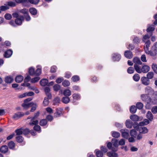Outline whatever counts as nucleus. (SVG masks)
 Listing matches in <instances>:
<instances>
[{"label":"nucleus","instance_id":"obj_1","mask_svg":"<svg viewBox=\"0 0 157 157\" xmlns=\"http://www.w3.org/2000/svg\"><path fill=\"white\" fill-rule=\"evenodd\" d=\"M146 53L151 56H155L157 55V42L155 43L150 50H148Z\"/></svg>","mask_w":157,"mask_h":157},{"label":"nucleus","instance_id":"obj_2","mask_svg":"<svg viewBox=\"0 0 157 157\" xmlns=\"http://www.w3.org/2000/svg\"><path fill=\"white\" fill-rule=\"evenodd\" d=\"M120 132L121 133L122 136L126 139H128L129 137V130L126 129L120 130Z\"/></svg>","mask_w":157,"mask_h":157},{"label":"nucleus","instance_id":"obj_3","mask_svg":"<svg viewBox=\"0 0 157 157\" xmlns=\"http://www.w3.org/2000/svg\"><path fill=\"white\" fill-rule=\"evenodd\" d=\"M24 20V18L23 16L20 15L19 17L16 19L15 20V22L16 25H20L22 24Z\"/></svg>","mask_w":157,"mask_h":157},{"label":"nucleus","instance_id":"obj_4","mask_svg":"<svg viewBox=\"0 0 157 157\" xmlns=\"http://www.w3.org/2000/svg\"><path fill=\"white\" fill-rule=\"evenodd\" d=\"M34 105V103L32 102L28 103L24 102L21 104V106L23 107L24 109L27 110Z\"/></svg>","mask_w":157,"mask_h":157},{"label":"nucleus","instance_id":"obj_5","mask_svg":"<svg viewBox=\"0 0 157 157\" xmlns=\"http://www.w3.org/2000/svg\"><path fill=\"white\" fill-rule=\"evenodd\" d=\"M124 55L125 57L128 59H131L133 57L132 52L130 50H126L124 52Z\"/></svg>","mask_w":157,"mask_h":157},{"label":"nucleus","instance_id":"obj_6","mask_svg":"<svg viewBox=\"0 0 157 157\" xmlns=\"http://www.w3.org/2000/svg\"><path fill=\"white\" fill-rule=\"evenodd\" d=\"M141 80L142 83L145 85L147 86L149 84L150 80L147 77H142Z\"/></svg>","mask_w":157,"mask_h":157},{"label":"nucleus","instance_id":"obj_7","mask_svg":"<svg viewBox=\"0 0 157 157\" xmlns=\"http://www.w3.org/2000/svg\"><path fill=\"white\" fill-rule=\"evenodd\" d=\"M56 110V112L54 113V117H60L62 114V109H57Z\"/></svg>","mask_w":157,"mask_h":157},{"label":"nucleus","instance_id":"obj_8","mask_svg":"<svg viewBox=\"0 0 157 157\" xmlns=\"http://www.w3.org/2000/svg\"><path fill=\"white\" fill-rule=\"evenodd\" d=\"M13 53V51L10 50H8L6 51L4 54V56L5 58H8L10 57L12 55Z\"/></svg>","mask_w":157,"mask_h":157},{"label":"nucleus","instance_id":"obj_9","mask_svg":"<svg viewBox=\"0 0 157 157\" xmlns=\"http://www.w3.org/2000/svg\"><path fill=\"white\" fill-rule=\"evenodd\" d=\"M150 67L147 65H144L141 68V73H146L149 71L150 70Z\"/></svg>","mask_w":157,"mask_h":157},{"label":"nucleus","instance_id":"obj_10","mask_svg":"<svg viewBox=\"0 0 157 157\" xmlns=\"http://www.w3.org/2000/svg\"><path fill=\"white\" fill-rule=\"evenodd\" d=\"M138 130L140 134H144L147 133L148 131L147 129L145 127H140Z\"/></svg>","mask_w":157,"mask_h":157},{"label":"nucleus","instance_id":"obj_11","mask_svg":"<svg viewBox=\"0 0 157 157\" xmlns=\"http://www.w3.org/2000/svg\"><path fill=\"white\" fill-rule=\"evenodd\" d=\"M112 58L114 61H119L121 58L120 54L118 53H114L112 55Z\"/></svg>","mask_w":157,"mask_h":157},{"label":"nucleus","instance_id":"obj_12","mask_svg":"<svg viewBox=\"0 0 157 157\" xmlns=\"http://www.w3.org/2000/svg\"><path fill=\"white\" fill-rule=\"evenodd\" d=\"M133 125V123L132 121L130 120H127L125 122V125L127 128H131Z\"/></svg>","mask_w":157,"mask_h":157},{"label":"nucleus","instance_id":"obj_13","mask_svg":"<svg viewBox=\"0 0 157 157\" xmlns=\"http://www.w3.org/2000/svg\"><path fill=\"white\" fill-rule=\"evenodd\" d=\"M29 11L31 14L33 15H36L37 13V10L35 8H30L29 9Z\"/></svg>","mask_w":157,"mask_h":157},{"label":"nucleus","instance_id":"obj_14","mask_svg":"<svg viewBox=\"0 0 157 157\" xmlns=\"http://www.w3.org/2000/svg\"><path fill=\"white\" fill-rule=\"evenodd\" d=\"M70 99L69 97L65 96L63 97L61 99L62 102L64 104H67L69 102Z\"/></svg>","mask_w":157,"mask_h":157},{"label":"nucleus","instance_id":"obj_15","mask_svg":"<svg viewBox=\"0 0 157 157\" xmlns=\"http://www.w3.org/2000/svg\"><path fill=\"white\" fill-rule=\"evenodd\" d=\"M141 98L143 101L146 102L148 101L149 97L148 95L145 94H143L140 96Z\"/></svg>","mask_w":157,"mask_h":157},{"label":"nucleus","instance_id":"obj_16","mask_svg":"<svg viewBox=\"0 0 157 157\" xmlns=\"http://www.w3.org/2000/svg\"><path fill=\"white\" fill-rule=\"evenodd\" d=\"M25 114L23 113H22L21 112H18L14 115L13 118L14 119L18 118L23 116Z\"/></svg>","mask_w":157,"mask_h":157},{"label":"nucleus","instance_id":"obj_17","mask_svg":"<svg viewBox=\"0 0 157 157\" xmlns=\"http://www.w3.org/2000/svg\"><path fill=\"white\" fill-rule=\"evenodd\" d=\"M8 147L6 145L2 146L0 149L1 152L3 153H5L8 151Z\"/></svg>","mask_w":157,"mask_h":157},{"label":"nucleus","instance_id":"obj_18","mask_svg":"<svg viewBox=\"0 0 157 157\" xmlns=\"http://www.w3.org/2000/svg\"><path fill=\"white\" fill-rule=\"evenodd\" d=\"M134 67V69L137 73H141V68L140 66H139L136 64H135Z\"/></svg>","mask_w":157,"mask_h":157},{"label":"nucleus","instance_id":"obj_19","mask_svg":"<svg viewBox=\"0 0 157 157\" xmlns=\"http://www.w3.org/2000/svg\"><path fill=\"white\" fill-rule=\"evenodd\" d=\"M145 47L144 48V51L146 53L147 51L149 50V47L151 44V42L150 40H147L145 42Z\"/></svg>","mask_w":157,"mask_h":157},{"label":"nucleus","instance_id":"obj_20","mask_svg":"<svg viewBox=\"0 0 157 157\" xmlns=\"http://www.w3.org/2000/svg\"><path fill=\"white\" fill-rule=\"evenodd\" d=\"M71 92L69 89H67L64 90L63 92V94L64 96L69 97L71 95Z\"/></svg>","mask_w":157,"mask_h":157},{"label":"nucleus","instance_id":"obj_21","mask_svg":"<svg viewBox=\"0 0 157 157\" xmlns=\"http://www.w3.org/2000/svg\"><path fill=\"white\" fill-rule=\"evenodd\" d=\"M48 80L46 79H42L40 81V84L42 86H45L48 84Z\"/></svg>","mask_w":157,"mask_h":157},{"label":"nucleus","instance_id":"obj_22","mask_svg":"<svg viewBox=\"0 0 157 157\" xmlns=\"http://www.w3.org/2000/svg\"><path fill=\"white\" fill-rule=\"evenodd\" d=\"M15 2L17 3H21L24 6H26L25 3H28V0H15Z\"/></svg>","mask_w":157,"mask_h":157},{"label":"nucleus","instance_id":"obj_23","mask_svg":"<svg viewBox=\"0 0 157 157\" xmlns=\"http://www.w3.org/2000/svg\"><path fill=\"white\" fill-rule=\"evenodd\" d=\"M23 79V77L21 75H18L15 78V81L17 83L21 82Z\"/></svg>","mask_w":157,"mask_h":157},{"label":"nucleus","instance_id":"obj_24","mask_svg":"<svg viewBox=\"0 0 157 157\" xmlns=\"http://www.w3.org/2000/svg\"><path fill=\"white\" fill-rule=\"evenodd\" d=\"M130 119L134 121H137L139 120V117L136 115H131L130 117Z\"/></svg>","mask_w":157,"mask_h":157},{"label":"nucleus","instance_id":"obj_25","mask_svg":"<svg viewBox=\"0 0 157 157\" xmlns=\"http://www.w3.org/2000/svg\"><path fill=\"white\" fill-rule=\"evenodd\" d=\"M107 155L110 157H118L117 154L113 152H109L107 153Z\"/></svg>","mask_w":157,"mask_h":157},{"label":"nucleus","instance_id":"obj_26","mask_svg":"<svg viewBox=\"0 0 157 157\" xmlns=\"http://www.w3.org/2000/svg\"><path fill=\"white\" fill-rule=\"evenodd\" d=\"M152 35V33H150L149 34H147L145 35L143 37L142 41L144 42H145V40L147 39H149L150 37Z\"/></svg>","mask_w":157,"mask_h":157},{"label":"nucleus","instance_id":"obj_27","mask_svg":"<svg viewBox=\"0 0 157 157\" xmlns=\"http://www.w3.org/2000/svg\"><path fill=\"white\" fill-rule=\"evenodd\" d=\"M155 28L153 25L149 26L146 29V31L148 33H152L154 31Z\"/></svg>","mask_w":157,"mask_h":157},{"label":"nucleus","instance_id":"obj_28","mask_svg":"<svg viewBox=\"0 0 157 157\" xmlns=\"http://www.w3.org/2000/svg\"><path fill=\"white\" fill-rule=\"evenodd\" d=\"M13 80V79L11 77L9 76H7L5 78V82L7 83H11Z\"/></svg>","mask_w":157,"mask_h":157},{"label":"nucleus","instance_id":"obj_29","mask_svg":"<svg viewBox=\"0 0 157 157\" xmlns=\"http://www.w3.org/2000/svg\"><path fill=\"white\" fill-rule=\"evenodd\" d=\"M146 92L148 94H151L153 92L152 89L149 86L147 87L145 89Z\"/></svg>","mask_w":157,"mask_h":157},{"label":"nucleus","instance_id":"obj_30","mask_svg":"<svg viewBox=\"0 0 157 157\" xmlns=\"http://www.w3.org/2000/svg\"><path fill=\"white\" fill-rule=\"evenodd\" d=\"M149 121L147 119H145L143 122H141L139 123V125L140 126H141L144 125H146L149 124Z\"/></svg>","mask_w":157,"mask_h":157},{"label":"nucleus","instance_id":"obj_31","mask_svg":"<svg viewBox=\"0 0 157 157\" xmlns=\"http://www.w3.org/2000/svg\"><path fill=\"white\" fill-rule=\"evenodd\" d=\"M133 61L134 63H136V64L137 65H141L142 64V63L140 59L137 57L134 58L133 59Z\"/></svg>","mask_w":157,"mask_h":157},{"label":"nucleus","instance_id":"obj_32","mask_svg":"<svg viewBox=\"0 0 157 157\" xmlns=\"http://www.w3.org/2000/svg\"><path fill=\"white\" fill-rule=\"evenodd\" d=\"M137 109L135 106L132 105L130 108V111L132 113H134L136 112Z\"/></svg>","mask_w":157,"mask_h":157},{"label":"nucleus","instance_id":"obj_33","mask_svg":"<svg viewBox=\"0 0 157 157\" xmlns=\"http://www.w3.org/2000/svg\"><path fill=\"white\" fill-rule=\"evenodd\" d=\"M48 123L47 120L46 119H43L41 120L40 122V124L41 126H44L45 125Z\"/></svg>","mask_w":157,"mask_h":157},{"label":"nucleus","instance_id":"obj_34","mask_svg":"<svg viewBox=\"0 0 157 157\" xmlns=\"http://www.w3.org/2000/svg\"><path fill=\"white\" fill-rule=\"evenodd\" d=\"M147 117L150 121H151L153 119V116L151 112L148 111L147 113Z\"/></svg>","mask_w":157,"mask_h":157},{"label":"nucleus","instance_id":"obj_35","mask_svg":"<svg viewBox=\"0 0 157 157\" xmlns=\"http://www.w3.org/2000/svg\"><path fill=\"white\" fill-rule=\"evenodd\" d=\"M130 134L131 136L136 138V136L137 132L135 130L132 129L130 131Z\"/></svg>","mask_w":157,"mask_h":157},{"label":"nucleus","instance_id":"obj_36","mask_svg":"<svg viewBox=\"0 0 157 157\" xmlns=\"http://www.w3.org/2000/svg\"><path fill=\"white\" fill-rule=\"evenodd\" d=\"M112 135L113 137L115 138H118L120 136V134L119 132L115 131L113 132Z\"/></svg>","mask_w":157,"mask_h":157},{"label":"nucleus","instance_id":"obj_37","mask_svg":"<svg viewBox=\"0 0 157 157\" xmlns=\"http://www.w3.org/2000/svg\"><path fill=\"white\" fill-rule=\"evenodd\" d=\"M112 144L113 146L115 147H117L118 146V140L115 138L112 139Z\"/></svg>","mask_w":157,"mask_h":157},{"label":"nucleus","instance_id":"obj_38","mask_svg":"<svg viewBox=\"0 0 157 157\" xmlns=\"http://www.w3.org/2000/svg\"><path fill=\"white\" fill-rule=\"evenodd\" d=\"M19 12L24 14V16L29 13V10L26 8H24L20 10Z\"/></svg>","mask_w":157,"mask_h":157},{"label":"nucleus","instance_id":"obj_39","mask_svg":"<svg viewBox=\"0 0 157 157\" xmlns=\"http://www.w3.org/2000/svg\"><path fill=\"white\" fill-rule=\"evenodd\" d=\"M29 75H35V71L34 68L32 67L29 68Z\"/></svg>","mask_w":157,"mask_h":157},{"label":"nucleus","instance_id":"obj_40","mask_svg":"<svg viewBox=\"0 0 157 157\" xmlns=\"http://www.w3.org/2000/svg\"><path fill=\"white\" fill-rule=\"evenodd\" d=\"M136 107L139 109H141L143 107V104L141 102H138L136 104Z\"/></svg>","mask_w":157,"mask_h":157},{"label":"nucleus","instance_id":"obj_41","mask_svg":"<svg viewBox=\"0 0 157 157\" xmlns=\"http://www.w3.org/2000/svg\"><path fill=\"white\" fill-rule=\"evenodd\" d=\"M16 140L18 143L22 142L24 140V138L21 136H18L16 137Z\"/></svg>","mask_w":157,"mask_h":157},{"label":"nucleus","instance_id":"obj_42","mask_svg":"<svg viewBox=\"0 0 157 157\" xmlns=\"http://www.w3.org/2000/svg\"><path fill=\"white\" fill-rule=\"evenodd\" d=\"M96 155L97 157H102L103 153L101 151L98 150L96 152Z\"/></svg>","mask_w":157,"mask_h":157},{"label":"nucleus","instance_id":"obj_43","mask_svg":"<svg viewBox=\"0 0 157 157\" xmlns=\"http://www.w3.org/2000/svg\"><path fill=\"white\" fill-rule=\"evenodd\" d=\"M15 144L13 141H10L8 144V146L10 149L13 148L15 147Z\"/></svg>","mask_w":157,"mask_h":157},{"label":"nucleus","instance_id":"obj_44","mask_svg":"<svg viewBox=\"0 0 157 157\" xmlns=\"http://www.w3.org/2000/svg\"><path fill=\"white\" fill-rule=\"evenodd\" d=\"M17 135H20L23 133L22 128H21L16 129L15 131Z\"/></svg>","mask_w":157,"mask_h":157},{"label":"nucleus","instance_id":"obj_45","mask_svg":"<svg viewBox=\"0 0 157 157\" xmlns=\"http://www.w3.org/2000/svg\"><path fill=\"white\" fill-rule=\"evenodd\" d=\"M135 71L134 68L132 67H128L127 70L128 73L130 74H131L134 73Z\"/></svg>","mask_w":157,"mask_h":157},{"label":"nucleus","instance_id":"obj_46","mask_svg":"<svg viewBox=\"0 0 157 157\" xmlns=\"http://www.w3.org/2000/svg\"><path fill=\"white\" fill-rule=\"evenodd\" d=\"M40 0H28V3L30 2L32 4L37 5L40 2Z\"/></svg>","mask_w":157,"mask_h":157},{"label":"nucleus","instance_id":"obj_47","mask_svg":"<svg viewBox=\"0 0 157 157\" xmlns=\"http://www.w3.org/2000/svg\"><path fill=\"white\" fill-rule=\"evenodd\" d=\"M133 80L135 81H138L140 79L139 75L138 74H135L133 77Z\"/></svg>","mask_w":157,"mask_h":157},{"label":"nucleus","instance_id":"obj_48","mask_svg":"<svg viewBox=\"0 0 157 157\" xmlns=\"http://www.w3.org/2000/svg\"><path fill=\"white\" fill-rule=\"evenodd\" d=\"M49 99L47 98H45L44 101H43V105L44 106H47L49 103Z\"/></svg>","mask_w":157,"mask_h":157},{"label":"nucleus","instance_id":"obj_49","mask_svg":"<svg viewBox=\"0 0 157 157\" xmlns=\"http://www.w3.org/2000/svg\"><path fill=\"white\" fill-rule=\"evenodd\" d=\"M62 84L64 87H67L69 86L70 85L69 81L67 80H65L62 82Z\"/></svg>","mask_w":157,"mask_h":157},{"label":"nucleus","instance_id":"obj_50","mask_svg":"<svg viewBox=\"0 0 157 157\" xmlns=\"http://www.w3.org/2000/svg\"><path fill=\"white\" fill-rule=\"evenodd\" d=\"M40 113L39 111H37L36 113H35L34 114V117H32L31 120V121H32L33 120H34L36 119H37L40 115Z\"/></svg>","mask_w":157,"mask_h":157},{"label":"nucleus","instance_id":"obj_51","mask_svg":"<svg viewBox=\"0 0 157 157\" xmlns=\"http://www.w3.org/2000/svg\"><path fill=\"white\" fill-rule=\"evenodd\" d=\"M154 76V73L152 72H150L147 75V78L149 79H152Z\"/></svg>","mask_w":157,"mask_h":157},{"label":"nucleus","instance_id":"obj_52","mask_svg":"<svg viewBox=\"0 0 157 157\" xmlns=\"http://www.w3.org/2000/svg\"><path fill=\"white\" fill-rule=\"evenodd\" d=\"M71 80L73 82H76L79 80V78L77 75H75L73 76L71 78Z\"/></svg>","mask_w":157,"mask_h":157},{"label":"nucleus","instance_id":"obj_53","mask_svg":"<svg viewBox=\"0 0 157 157\" xmlns=\"http://www.w3.org/2000/svg\"><path fill=\"white\" fill-rule=\"evenodd\" d=\"M72 97L74 99L78 100L80 98V95L77 94H74L72 95Z\"/></svg>","mask_w":157,"mask_h":157},{"label":"nucleus","instance_id":"obj_54","mask_svg":"<svg viewBox=\"0 0 157 157\" xmlns=\"http://www.w3.org/2000/svg\"><path fill=\"white\" fill-rule=\"evenodd\" d=\"M60 86L58 84H56L54 85L53 86V88L54 90L56 91H57L59 90H60Z\"/></svg>","mask_w":157,"mask_h":157},{"label":"nucleus","instance_id":"obj_55","mask_svg":"<svg viewBox=\"0 0 157 157\" xmlns=\"http://www.w3.org/2000/svg\"><path fill=\"white\" fill-rule=\"evenodd\" d=\"M23 133L25 135L28 134L30 132V130L26 128L25 129H22Z\"/></svg>","mask_w":157,"mask_h":157},{"label":"nucleus","instance_id":"obj_56","mask_svg":"<svg viewBox=\"0 0 157 157\" xmlns=\"http://www.w3.org/2000/svg\"><path fill=\"white\" fill-rule=\"evenodd\" d=\"M40 79L39 77H36L32 78L31 80V82L33 83H36Z\"/></svg>","mask_w":157,"mask_h":157},{"label":"nucleus","instance_id":"obj_57","mask_svg":"<svg viewBox=\"0 0 157 157\" xmlns=\"http://www.w3.org/2000/svg\"><path fill=\"white\" fill-rule=\"evenodd\" d=\"M32 121L31 122H30L29 123V124L30 125H37L38 124L39 122L38 120H36L35 121H34V120H33L32 121Z\"/></svg>","mask_w":157,"mask_h":157},{"label":"nucleus","instance_id":"obj_58","mask_svg":"<svg viewBox=\"0 0 157 157\" xmlns=\"http://www.w3.org/2000/svg\"><path fill=\"white\" fill-rule=\"evenodd\" d=\"M57 68L56 66H52L50 70V72L51 73H55L56 71Z\"/></svg>","mask_w":157,"mask_h":157},{"label":"nucleus","instance_id":"obj_59","mask_svg":"<svg viewBox=\"0 0 157 157\" xmlns=\"http://www.w3.org/2000/svg\"><path fill=\"white\" fill-rule=\"evenodd\" d=\"M134 128L136 129V130H139V124H138V123L137 122H134V123H133V125Z\"/></svg>","mask_w":157,"mask_h":157},{"label":"nucleus","instance_id":"obj_60","mask_svg":"<svg viewBox=\"0 0 157 157\" xmlns=\"http://www.w3.org/2000/svg\"><path fill=\"white\" fill-rule=\"evenodd\" d=\"M152 68L155 72L157 74V65L155 63H153L152 65Z\"/></svg>","mask_w":157,"mask_h":157},{"label":"nucleus","instance_id":"obj_61","mask_svg":"<svg viewBox=\"0 0 157 157\" xmlns=\"http://www.w3.org/2000/svg\"><path fill=\"white\" fill-rule=\"evenodd\" d=\"M41 70L40 68H38L35 71V75L39 76L41 74Z\"/></svg>","mask_w":157,"mask_h":157},{"label":"nucleus","instance_id":"obj_62","mask_svg":"<svg viewBox=\"0 0 157 157\" xmlns=\"http://www.w3.org/2000/svg\"><path fill=\"white\" fill-rule=\"evenodd\" d=\"M133 41L134 43L138 44L140 41V39L137 37H135L133 39Z\"/></svg>","mask_w":157,"mask_h":157},{"label":"nucleus","instance_id":"obj_63","mask_svg":"<svg viewBox=\"0 0 157 157\" xmlns=\"http://www.w3.org/2000/svg\"><path fill=\"white\" fill-rule=\"evenodd\" d=\"M9 9V7L7 6H2L0 7V10L1 11H4Z\"/></svg>","mask_w":157,"mask_h":157},{"label":"nucleus","instance_id":"obj_64","mask_svg":"<svg viewBox=\"0 0 157 157\" xmlns=\"http://www.w3.org/2000/svg\"><path fill=\"white\" fill-rule=\"evenodd\" d=\"M60 101V99L58 97L55 98L54 100V105H56L59 103Z\"/></svg>","mask_w":157,"mask_h":157}]
</instances>
